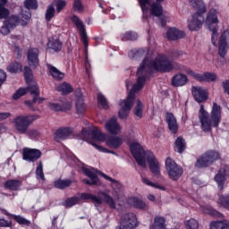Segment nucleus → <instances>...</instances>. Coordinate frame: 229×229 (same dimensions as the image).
<instances>
[{
  "label": "nucleus",
  "mask_w": 229,
  "mask_h": 229,
  "mask_svg": "<svg viewBox=\"0 0 229 229\" xmlns=\"http://www.w3.org/2000/svg\"><path fill=\"white\" fill-rule=\"evenodd\" d=\"M82 173L88 176L89 179H83L82 182L86 185H98V182H99V178H98V174H101L106 180L111 182V187L113 190V197L108 193L102 192L103 201L107 205L109 208L115 210L117 207L121 206V201L124 198V191L123 188V184L119 182V181L112 179V177L99 172L95 168H87L86 166L81 167Z\"/></svg>",
  "instance_id": "f257e3e1"
},
{
  "label": "nucleus",
  "mask_w": 229,
  "mask_h": 229,
  "mask_svg": "<svg viewBox=\"0 0 229 229\" xmlns=\"http://www.w3.org/2000/svg\"><path fill=\"white\" fill-rule=\"evenodd\" d=\"M155 69L159 72H169L174 69V64L164 54H158L154 59L151 55L143 60L137 72V82L134 84V90H140L144 87L146 76Z\"/></svg>",
  "instance_id": "f03ea898"
},
{
  "label": "nucleus",
  "mask_w": 229,
  "mask_h": 229,
  "mask_svg": "<svg viewBox=\"0 0 229 229\" xmlns=\"http://www.w3.org/2000/svg\"><path fill=\"white\" fill-rule=\"evenodd\" d=\"M199 121L202 131L210 133L212 128H217L221 123V106L214 103L210 114L201 106L199 110Z\"/></svg>",
  "instance_id": "7ed1b4c3"
},
{
  "label": "nucleus",
  "mask_w": 229,
  "mask_h": 229,
  "mask_svg": "<svg viewBox=\"0 0 229 229\" xmlns=\"http://www.w3.org/2000/svg\"><path fill=\"white\" fill-rule=\"evenodd\" d=\"M134 89L135 85L132 86L127 98L120 102L121 108L118 113L120 119H126L133 106V103H135V92H139L140 89Z\"/></svg>",
  "instance_id": "20e7f679"
},
{
  "label": "nucleus",
  "mask_w": 229,
  "mask_h": 229,
  "mask_svg": "<svg viewBox=\"0 0 229 229\" xmlns=\"http://www.w3.org/2000/svg\"><path fill=\"white\" fill-rule=\"evenodd\" d=\"M131 153L134 157L137 164L143 169H146V157L148 151L144 150V147L139 141H132L130 143Z\"/></svg>",
  "instance_id": "39448f33"
},
{
  "label": "nucleus",
  "mask_w": 229,
  "mask_h": 229,
  "mask_svg": "<svg viewBox=\"0 0 229 229\" xmlns=\"http://www.w3.org/2000/svg\"><path fill=\"white\" fill-rule=\"evenodd\" d=\"M165 167L168 174V178L174 182H178L182 174H183V168L176 164V162L171 157L166 158Z\"/></svg>",
  "instance_id": "423d86ee"
},
{
  "label": "nucleus",
  "mask_w": 229,
  "mask_h": 229,
  "mask_svg": "<svg viewBox=\"0 0 229 229\" xmlns=\"http://www.w3.org/2000/svg\"><path fill=\"white\" fill-rule=\"evenodd\" d=\"M219 22V20L217 19V11L216 9H211L208 13V16L206 19V26L212 31V38L211 42L214 46H217V27H216L214 24H217Z\"/></svg>",
  "instance_id": "0eeeda50"
},
{
  "label": "nucleus",
  "mask_w": 229,
  "mask_h": 229,
  "mask_svg": "<svg viewBox=\"0 0 229 229\" xmlns=\"http://www.w3.org/2000/svg\"><path fill=\"white\" fill-rule=\"evenodd\" d=\"M35 116L31 115H19L13 120L14 129L18 133L26 134L28 133V128L30 124L35 121Z\"/></svg>",
  "instance_id": "6e6552de"
},
{
  "label": "nucleus",
  "mask_w": 229,
  "mask_h": 229,
  "mask_svg": "<svg viewBox=\"0 0 229 229\" xmlns=\"http://www.w3.org/2000/svg\"><path fill=\"white\" fill-rule=\"evenodd\" d=\"M219 154L214 150H209L197 159L195 167L201 169V167H208L211 164H214L216 160H219Z\"/></svg>",
  "instance_id": "1a4fd4ad"
},
{
  "label": "nucleus",
  "mask_w": 229,
  "mask_h": 229,
  "mask_svg": "<svg viewBox=\"0 0 229 229\" xmlns=\"http://www.w3.org/2000/svg\"><path fill=\"white\" fill-rule=\"evenodd\" d=\"M82 137L84 140H96L97 142H106V134L103 133L98 127H94L89 131L82 130Z\"/></svg>",
  "instance_id": "9d476101"
},
{
  "label": "nucleus",
  "mask_w": 229,
  "mask_h": 229,
  "mask_svg": "<svg viewBox=\"0 0 229 229\" xmlns=\"http://www.w3.org/2000/svg\"><path fill=\"white\" fill-rule=\"evenodd\" d=\"M139 226L137 216L133 213H126L122 216L119 229H135Z\"/></svg>",
  "instance_id": "9b49d317"
},
{
  "label": "nucleus",
  "mask_w": 229,
  "mask_h": 229,
  "mask_svg": "<svg viewBox=\"0 0 229 229\" xmlns=\"http://www.w3.org/2000/svg\"><path fill=\"white\" fill-rule=\"evenodd\" d=\"M145 160H147L148 167L150 169V173L154 174V176H160L161 175V170H160V162H158V159L155 157V155L151 153V151L147 150V157H145Z\"/></svg>",
  "instance_id": "f8f14e48"
},
{
  "label": "nucleus",
  "mask_w": 229,
  "mask_h": 229,
  "mask_svg": "<svg viewBox=\"0 0 229 229\" xmlns=\"http://www.w3.org/2000/svg\"><path fill=\"white\" fill-rule=\"evenodd\" d=\"M229 49V30H225L222 33L220 39H219V45H218V55L222 58H225L226 56V53Z\"/></svg>",
  "instance_id": "ddd939ff"
},
{
  "label": "nucleus",
  "mask_w": 229,
  "mask_h": 229,
  "mask_svg": "<svg viewBox=\"0 0 229 229\" xmlns=\"http://www.w3.org/2000/svg\"><path fill=\"white\" fill-rule=\"evenodd\" d=\"M204 21L205 18L203 17V14L195 13L188 20V29L191 31H196L201 28Z\"/></svg>",
  "instance_id": "4468645a"
},
{
  "label": "nucleus",
  "mask_w": 229,
  "mask_h": 229,
  "mask_svg": "<svg viewBox=\"0 0 229 229\" xmlns=\"http://www.w3.org/2000/svg\"><path fill=\"white\" fill-rule=\"evenodd\" d=\"M23 160L27 162H37L40 157H42V152L35 148H23Z\"/></svg>",
  "instance_id": "2eb2a0df"
},
{
  "label": "nucleus",
  "mask_w": 229,
  "mask_h": 229,
  "mask_svg": "<svg viewBox=\"0 0 229 229\" xmlns=\"http://www.w3.org/2000/svg\"><path fill=\"white\" fill-rule=\"evenodd\" d=\"M192 95L197 103H203V101H207L208 99V93L207 89L201 87H193L191 89Z\"/></svg>",
  "instance_id": "dca6fc26"
},
{
  "label": "nucleus",
  "mask_w": 229,
  "mask_h": 229,
  "mask_svg": "<svg viewBox=\"0 0 229 229\" xmlns=\"http://www.w3.org/2000/svg\"><path fill=\"white\" fill-rule=\"evenodd\" d=\"M105 128L111 135H119L121 133V125L117 123V118H111L105 124Z\"/></svg>",
  "instance_id": "f3484780"
},
{
  "label": "nucleus",
  "mask_w": 229,
  "mask_h": 229,
  "mask_svg": "<svg viewBox=\"0 0 229 229\" xmlns=\"http://www.w3.org/2000/svg\"><path fill=\"white\" fill-rule=\"evenodd\" d=\"M72 134V129L69 127H64L57 130L55 132L54 139L56 142H60L61 140H65L71 137Z\"/></svg>",
  "instance_id": "a211bd4d"
},
{
  "label": "nucleus",
  "mask_w": 229,
  "mask_h": 229,
  "mask_svg": "<svg viewBox=\"0 0 229 229\" xmlns=\"http://www.w3.org/2000/svg\"><path fill=\"white\" fill-rule=\"evenodd\" d=\"M72 21L73 24H75L76 28L79 30L81 33V37L82 38V42L85 46H88L87 43V32L85 31V25H83V21L78 18V16H72Z\"/></svg>",
  "instance_id": "6ab92c4d"
},
{
  "label": "nucleus",
  "mask_w": 229,
  "mask_h": 229,
  "mask_svg": "<svg viewBox=\"0 0 229 229\" xmlns=\"http://www.w3.org/2000/svg\"><path fill=\"white\" fill-rule=\"evenodd\" d=\"M128 205L133 207V208H139L140 210H146L148 208V203L144 202L142 199L137 197H130L127 199Z\"/></svg>",
  "instance_id": "aec40b11"
},
{
  "label": "nucleus",
  "mask_w": 229,
  "mask_h": 229,
  "mask_svg": "<svg viewBox=\"0 0 229 229\" xmlns=\"http://www.w3.org/2000/svg\"><path fill=\"white\" fill-rule=\"evenodd\" d=\"M166 38L168 40H180V38H185V32L176 28H172L166 31Z\"/></svg>",
  "instance_id": "412c9836"
},
{
  "label": "nucleus",
  "mask_w": 229,
  "mask_h": 229,
  "mask_svg": "<svg viewBox=\"0 0 229 229\" xmlns=\"http://www.w3.org/2000/svg\"><path fill=\"white\" fill-rule=\"evenodd\" d=\"M106 146L113 149H117L123 146V137L121 136H110L106 140Z\"/></svg>",
  "instance_id": "4be33fe9"
},
{
  "label": "nucleus",
  "mask_w": 229,
  "mask_h": 229,
  "mask_svg": "<svg viewBox=\"0 0 229 229\" xmlns=\"http://www.w3.org/2000/svg\"><path fill=\"white\" fill-rule=\"evenodd\" d=\"M165 120L170 131L172 133H178V122L176 121V117H174V114L171 113L166 114Z\"/></svg>",
  "instance_id": "5701e85b"
},
{
  "label": "nucleus",
  "mask_w": 229,
  "mask_h": 229,
  "mask_svg": "<svg viewBox=\"0 0 229 229\" xmlns=\"http://www.w3.org/2000/svg\"><path fill=\"white\" fill-rule=\"evenodd\" d=\"M190 4L196 10L195 13L203 15L207 12V4L203 0H190Z\"/></svg>",
  "instance_id": "b1692460"
},
{
  "label": "nucleus",
  "mask_w": 229,
  "mask_h": 229,
  "mask_svg": "<svg viewBox=\"0 0 229 229\" xmlns=\"http://www.w3.org/2000/svg\"><path fill=\"white\" fill-rule=\"evenodd\" d=\"M29 65L30 67H37L38 65V49L30 48L28 51Z\"/></svg>",
  "instance_id": "393cba45"
},
{
  "label": "nucleus",
  "mask_w": 229,
  "mask_h": 229,
  "mask_svg": "<svg viewBox=\"0 0 229 229\" xmlns=\"http://www.w3.org/2000/svg\"><path fill=\"white\" fill-rule=\"evenodd\" d=\"M27 83V92L30 90V94L33 96V103H37V101L38 100V95L40 94V91L38 90V86L37 85V82L35 81Z\"/></svg>",
  "instance_id": "a878e982"
},
{
  "label": "nucleus",
  "mask_w": 229,
  "mask_h": 229,
  "mask_svg": "<svg viewBox=\"0 0 229 229\" xmlns=\"http://www.w3.org/2000/svg\"><path fill=\"white\" fill-rule=\"evenodd\" d=\"M188 81L187 76L182 73L174 75L172 79V85L174 87H183Z\"/></svg>",
  "instance_id": "bb28decb"
},
{
  "label": "nucleus",
  "mask_w": 229,
  "mask_h": 229,
  "mask_svg": "<svg viewBox=\"0 0 229 229\" xmlns=\"http://www.w3.org/2000/svg\"><path fill=\"white\" fill-rule=\"evenodd\" d=\"M75 106L78 115H83L85 114V104L83 103V97H81V92L79 91L75 102Z\"/></svg>",
  "instance_id": "cd10ccee"
},
{
  "label": "nucleus",
  "mask_w": 229,
  "mask_h": 229,
  "mask_svg": "<svg viewBox=\"0 0 229 229\" xmlns=\"http://www.w3.org/2000/svg\"><path fill=\"white\" fill-rule=\"evenodd\" d=\"M48 106L50 108V110H71V108H72V103H71L70 101H66L64 103H63L62 105L60 104H56V103H49Z\"/></svg>",
  "instance_id": "c85d7f7f"
},
{
  "label": "nucleus",
  "mask_w": 229,
  "mask_h": 229,
  "mask_svg": "<svg viewBox=\"0 0 229 229\" xmlns=\"http://www.w3.org/2000/svg\"><path fill=\"white\" fill-rule=\"evenodd\" d=\"M5 22L7 23V26L10 28H15V26L21 24V26H24L26 24V21L24 20L19 19V16L13 14L11 15Z\"/></svg>",
  "instance_id": "c756f323"
},
{
  "label": "nucleus",
  "mask_w": 229,
  "mask_h": 229,
  "mask_svg": "<svg viewBox=\"0 0 229 229\" xmlns=\"http://www.w3.org/2000/svg\"><path fill=\"white\" fill-rule=\"evenodd\" d=\"M149 229H166L165 218L159 216H156L154 218V223L150 225Z\"/></svg>",
  "instance_id": "7c9ffc66"
},
{
  "label": "nucleus",
  "mask_w": 229,
  "mask_h": 229,
  "mask_svg": "<svg viewBox=\"0 0 229 229\" xmlns=\"http://www.w3.org/2000/svg\"><path fill=\"white\" fill-rule=\"evenodd\" d=\"M134 115L138 117V119H142L144 115V104L140 99H136V105L134 106Z\"/></svg>",
  "instance_id": "2f4dec72"
},
{
  "label": "nucleus",
  "mask_w": 229,
  "mask_h": 229,
  "mask_svg": "<svg viewBox=\"0 0 229 229\" xmlns=\"http://www.w3.org/2000/svg\"><path fill=\"white\" fill-rule=\"evenodd\" d=\"M141 182L144 185H148V187H153L154 189H158V191H165V187L158 182H153L148 177L141 176Z\"/></svg>",
  "instance_id": "473e14b6"
},
{
  "label": "nucleus",
  "mask_w": 229,
  "mask_h": 229,
  "mask_svg": "<svg viewBox=\"0 0 229 229\" xmlns=\"http://www.w3.org/2000/svg\"><path fill=\"white\" fill-rule=\"evenodd\" d=\"M81 199H91L93 203H95V207H99L103 203V199L101 198L96 197V195H92L90 193H82L81 195Z\"/></svg>",
  "instance_id": "72a5a7b5"
},
{
  "label": "nucleus",
  "mask_w": 229,
  "mask_h": 229,
  "mask_svg": "<svg viewBox=\"0 0 229 229\" xmlns=\"http://www.w3.org/2000/svg\"><path fill=\"white\" fill-rule=\"evenodd\" d=\"M215 182L217 183L219 189H223L225 182H226V174L225 170H220L219 173L215 176Z\"/></svg>",
  "instance_id": "f704fd0d"
},
{
  "label": "nucleus",
  "mask_w": 229,
  "mask_h": 229,
  "mask_svg": "<svg viewBox=\"0 0 229 229\" xmlns=\"http://www.w3.org/2000/svg\"><path fill=\"white\" fill-rule=\"evenodd\" d=\"M4 214H5V216H12L13 219H14V221H16V223H18L19 225H24L25 226H30V225H31V222L30 220L22 217L21 216L10 215V213H8L7 211H4Z\"/></svg>",
  "instance_id": "c9c22d12"
},
{
  "label": "nucleus",
  "mask_w": 229,
  "mask_h": 229,
  "mask_svg": "<svg viewBox=\"0 0 229 229\" xmlns=\"http://www.w3.org/2000/svg\"><path fill=\"white\" fill-rule=\"evenodd\" d=\"M47 47L54 51H60L62 49V42H60L59 38H52L48 40Z\"/></svg>",
  "instance_id": "e433bc0d"
},
{
  "label": "nucleus",
  "mask_w": 229,
  "mask_h": 229,
  "mask_svg": "<svg viewBox=\"0 0 229 229\" xmlns=\"http://www.w3.org/2000/svg\"><path fill=\"white\" fill-rule=\"evenodd\" d=\"M49 72L54 80H57V81H60V80H64L65 74L64 72H60L56 67L50 66L49 67Z\"/></svg>",
  "instance_id": "4c0bfd02"
},
{
  "label": "nucleus",
  "mask_w": 229,
  "mask_h": 229,
  "mask_svg": "<svg viewBox=\"0 0 229 229\" xmlns=\"http://www.w3.org/2000/svg\"><path fill=\"white\" fill-rule=\"evenodd\" d=\"M217 80V74L214 72H205L203 74H200L199 78V81H216Z\"/></svg>",
  "instance_id": "58836bf2"
},
{
  "label": "nucleus",
  "mask_w": 229,
  "mask_h": 229,
  "mask_svg": "<svg viewBox=\"0 0 229 229\" xmlns=\"http://www.w3.org/2000/svg\"><path fill=\"white\" fill-rule=\"evenodd\" d=\"M54 185L56 189H67V187H71V185H72V181L69 179H59L54 182Z\"/></svg>",
  "instance_id": "ea45409f"
},
{
  "label": "nucleus",
  "mask_w": 229,
  "mask_h": 229,
  "mask_svg": "<svg viewBox=\"0 0 229 229\" xmlns=\"http://www.w3.org/2000/svg\"><path fill=\"white\" fill-rule=\"evenodd\" d=\"M163 13L162 5L160 4H152L150 5V14L154 15V17H160Z\"/></svg>",
  "instance_id": "a19ab883"
},
{
  "label": "nucleus",
  "mask_w": 229,
  "mask_h": 229,
  "mask_svg": "<svg viewBox=\"0 0 229 229\" xmlns=\"http://www.w3.org/2000/svg\"><path fill=\"white\" fill-rule=\"evenodd\" d=\"M7 71L12 74H17V72H21V71H22V65L17 62L11 63L7 66Z\"/></svg>",
  "instance_id": "79ce46f5"
},
{
  "label": "nucleus",
  "mask_w": 229,
  "mask_h": 229,
  "mask_svg": "<svg viewBox=\"0 0 229 229\" xmlns=\"http://www.w3.org/2000/svg\"><path fill=\"white\" fill-rule=\"evenodd\" d=\"M8 4V0H0V19H6L10 14V11L4 6Z\"/></svg>",
  "instance_id": "37998d69"
},
{
  "label": "nucleus",
  "mask_w": 229,
  "mask_h": 229,
  "mask_svg": "<svg viewBox=\"0 0 229 229\" xmlns=\"http://www.w3.org/2000/svg\"><path fill=\"white\" fill-rule=\"evenodd\" d=\"M55 89L58 92H62L63 94H71V92H72V87L70 86V84L67 82L59 84L58 86L55 87Z\"/></svg>",
  "instance_id": "c03bdc74"
},
{
  "label": "nucleus",
  "mask_w": 229,
  "mask_h": 229,
  "mask_svg": "<svg viewBox=\"0 0 229 229\" xmlns=\"http://www.w3.org/2000/svg\"><path fill=\"white\" fill-rule=\"evenodd\" d=\"M202 212H204V214H208L209 216H213L215 217H221L223 215H221V213H219V211L208 207V206H205L201 208Z\"/></svg>",
  "instance_id": "a18cd8bd"
},
{
  "label": "nucleus",
  "mask_w": 229,
  "mask_h": 229,
  "mask_svg": "<svg viewBox=\"0 0 229 229\" xmlns=\"http://www.w3.org/2000/svg\"><path fill=\"white\" fill-rule=\"evenodd\" d=\"M217 203L224 208H229V194L220 195Z\"/></svg>",
  "instance_id": "49530a36"
},
{
  "label": "nucleus",
  "mask_w": 229,
  "mask_h": 229,
  "mask_svg": "<svg viewBox=\"0 0 229 229\" xmlns=\"http://www.w3.org/2000/svg\"><path fill=\"white\" fill-rule=\"evenodd\" d=\"M5 187L6 189H10L11 191H17V189L21 187V182L17 180H10L5 182Z\"/></svg>",
  "instance_id": "de8ad7c7"
},
{
  "label": "nucleus",
  "mask_w": 229,
  "mask_h": 229,
  "mask_svg": "<svg viewBox=\"0 0 229 229\" xmlns=\"http://www.w3.org/2000/svg\"><path fill=\"white\" fill-rule=\"evenodd\" d=\"M55 4L48 5L46 11V20L48 21H51L55 17Z\"/></svg>",
  "instance_id": "09e8293b"
},
{
  "label": "nucleus",
  "mask_w": 229,
  "mask_h": 229,
  "mask_svg": "<svg viewBox=\"0 0 229 229\" xmlns=\"http://www.w3.org/2000/svg\"><path fill=\"white\" fill-rule=\"evenodd\" d=\"M175 148H177L178 153H183V149H185V140L182 137L177 138L175 140Z\"/></svg>",
  "instance_id": "8fccbe9b"
},
{
  "label": "nucleus",
  "mask_w": 229,
  "mask_h": 229,
  "mask_svg": "<svg viewBox=\"0 0 229 229\" xmlns=\"http://www.w3.org/2000/svg\"><path fill=\"white\" fill-rule=\"evenodd\" d=\"M139 3L141 6V10L143 12V17H148V8H149V4L151 0H139Z\"/></svg>",
  "instance_id": "3c124183"
},
{
  "label": "nucleus",
  "mask_w": 229,
  "mask_h": 229,
  "mask_svg": "<svg viewBox=\"0 0 229 229\" xmlns=\"http://www.w3.org/2000/svg\"><path fill=\"white\" fill-rule=\"evenodd\" d=\"M98 103L99 108H108V101L106 100V98H105L101 93L98 95Z\"/></svg>",
  "instance_id": "603ef678"
},
{
  "label": "nucleus",
  "mask_w": 229,
  "mask_h": 229,
  "mask_svg": "<svg viewBox=\"0 0 229 229\" xmlns=\"http://www.w3.org/2000/svg\"><path fill=\"white\" fill-rule=\"evenodd\" d=\"M78 203H80V198L72 197V198H70V199H66L64 202V205L67 208H71V207H74V205H78Z\"/></svg>",
  "instance_id": "864d4df0"
},
{
  "label": "nucleus",
  "mask_w": 229,
  "mask_h": 229,
  "mask_svg": "<svg viewBox=\"0 0 229 229\" xmlns=\"http://www.w3.org/2000/svg\"><path fill=\"white\" fill-rule=\"evenodd\" d=\"M186 229H199V223L198 220L194 218H191L190 220L185 222Z\"/></svg>",
  "instance_id": "5fc2aeb1"
},
{
  "label": "nucleus",
  "mask_w": 229,
  "mask_h": 229,
  "mask_svg": "<svg viewBox=\"0 0 229 229\" xmlns=\"http://www.w3.org/2000/svg\"><path fill=\"white\" fill-rule=\"evenodd\" d=\"M123 40H137L139 38V35L137 32L128 31L123 34Z\"/></svg>",
  "instance_id": "6e6d98bb"
},
{
  "label": "nucleus",
  "mask_w": 229,
  "mask_h": 229,
  "mask_svg": "<svg viewBox=\"0 0 229 229\" xmlns=\"http://www.w3.org/2000/svg\"><path fill=\"white\" fill-rule=\"evenodd\" d=\"M54 6L55 5L57 13H60L65 6H67V3L65 0H55L53 3Z\"/></svg>",
  "instance_id": "4d7b16f0"
},
{
  "label": "nucleus",
  "mask_w": 229,
  "mask_h": 229,
  "mask_svg": "<svg viewBox=\"0 0 229 229\" xmlns=\"http://www.w3.org/2000/svg\"><path fill=\"white\" fill-rule=\"evenodd\" d=\"M24 76H25L26 83L35 81L33 80V72H31V69L29 66H25L24 68Z\"/></svg>",
  "instance_id": "13d9d810"
},
{
  "label": "nucleus",
  "mask_w": 229,
  "mask_h": 229,
  "mask_svg": "<svg viewBox=\"0 0 229 229\" xmlns=\"http://www.w3.org/2000/svg\"><path fill=\"white\" fill-rule=\"evenodd\" d=\"M25 94H28V89L21 88L13 95V99H19L22 96H25Z\"/></svg>",
  "instance_id": "bf43d9fd"
},
{
  "label": "nucleus",
  "mask_w": 229,
  "mask_h": 229,
  "mask_svg": "<svg viewBox=\"0 0 229 229\" xmlns=\"http://www.w3.org/2000/svg\"><path fill=\"white\" fill-rule=\"evenodd\" d=\"M36 175L38 180H46V177L44 176V170H42V163H39L37 169H36Z\"/></svg>",
  "instance_id": "052dcab7"
},
{
  "label": "nucleus",
  "mask_w": 229,
  "mask_h": 229,
  "mask_svg": "<svg viewBox=\"0 0 229 229\" xmlns=\"http://www.w3.org/2000/svg\"><path fill=\"white\" fill-rule=\"evenodd\" d=\"M25 6L27 10H37L38 5L37 4V0H26Z\"/></svg>",
  "instance_id": "680f3d73"
},
{
  "label": "nucleus",
  "mask_w": 229,
  "mask_h": 229,
  "mask_svg": "<svg viewBox=\"0 0 229 229\" xmlns=\"http://www.w3.org/2000/svg\"><path fill=\"white\" fill-rule=\"evenodd\" d=\"M73 10L74 12H78L79 13H81V12H83V4H81V0L73 1Z\"/></svg>",
  "instance_id": "e2e57ef3"
},
{
  "label": "nucleus",
  "mask_w": 229,
  "mask_h": 229,
  "mask_svg": "<svg viewBox=\"0 0 229 229\" xmlns=\"http://www.w3.org/2000/svg\"><path fill=\"white\" fill-rule=\"evenodd\" d=\"M91 146H94L98 151H100V153H114L113 151L109 150L108 148L98 145V143L94 141H90Z\"/></svg>",
  "instance_id": "0e129e2a"
},
{
  "label": "nucleus",
  "mask_w": 229,
  "mask_h": 229,
  "mask_svg": "<svg viewBox=\"0 0 229 229\" xmlns=\"http://www.w3.org/2000/svg\"><path fill=\"white\" fill-rule=\"evenodd\" d=\"M25 134H27L31 139H37V137H40V132L37 129L27 130Z\"/></svg>",
  "instance_id": "69168bd1"
},
{
  "label": "nucleus",
  "mask_w": 229,
  "mask_h": 229,
  "mask_svg": "<svg viewBox=\"0 0 229 229\" xmlns=\"http://www.w3.org/2000/svg\"><path fill=\"white\" fill-rule=\"evenodd\" d=\"M224 225H225V220L213 222L210 224V229H223Z\"/></svg>",
  "instance_id": "338daca9"
},
{
  "label": "nucleus",
  "mask_w": 229,
  "mask_h": 229,
  "mask_svg": "<svg viewBox=\"0 0 229 229\" xmlns=\"http://www.w3.org/2000/svg\"><path fill=\"white\" fill-rule=\"evenodd\" d=\"M10 30H12V28H10L5 21L4 26L0 30V33L4 36L10 35Z\"/></svg>",
  "instance_id": "774afa93"
}]
</instances>
